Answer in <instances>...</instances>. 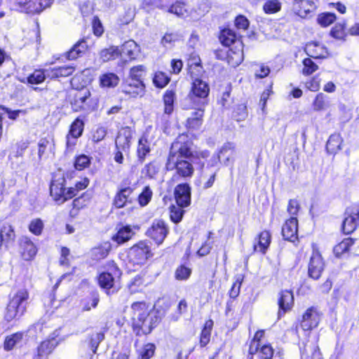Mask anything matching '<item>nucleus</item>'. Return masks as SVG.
<instances>
[{"mask_svg":"<svg viewBox=\"0 0 359 359\" xmlns=\"http://www.w3.org/2000/svg\"><path fill=\"white\" fill-rule=\"evenodd\" d=\"M56 344L53 340L44 341L38 347V357L39 359H46L55 348Z\"/></svg>","mask_w":359,"mask_h":359,"instance_id":"obj_34","label":"nucleus"},{"mask_svg":"<svg viewBox=\"0 0 359 359\" xmlns=\"http://www.w3.org/2000/svg\"><path fill=\"white\" fill-rule=\"evenodd\" d=\"M153 81L156 87L162 88L169 83L170 78L165 73L158 72L155 74Z\"/></svg>","mask_w":359,"mask_h":359,"instance_id":"obj_54","label":"nucleus"},{"mask_svg":"<svg viewBox=\"0 0 359 359\" xmlns=\"http://www.w3.org/2000/svg\"><path fill=\"white\" fill-rule=\"evenodd\" d=\"M151 256V248L147 241H140L129 250L130 259L135 264H142Z\"/></svg>","mask_w":359,"mask_h":359,"instance_id":"obj_6","label":"nucleus"},{"mask_svg":"<svg viewBox=\"0 0 359 359\" xmlns=\"http://www.w3.org/2000/svg\"><path fill=\"white\" fill-rule=\"evenodd\" d=\"M65 179L60 177L57 180H53L50 186V193L54 200L59 203H63L62 198L65 197Z\"/></svg>","mask_w":359,"mask_h":359,"instance_id":"obj_19","label":"nucleus"},{"mask_svg":"<svg viewBox=\"0 0 359 359\" xmlns=\"http://www.w3.org/2000/svg\"><path fill=\"white\" fill-rule=\"evenodd\" d=\"M273 355V349L270 345L262 346L258 353L259 359H271Z\"/></svg>","mask_w":359,"mask_h":359,"instance_id":"obj_61","label":"nucleus"},{"mask_svg":"<svg viewBox=\"0 0 359 359\" xmlns=\"http://www.w3.org/2000/svg\"><path fill=\"white\" fill-rule=\"evenodd\" d=\"M122 92L132 97H142L144 93V85L142 81L126 79L122 86Z\"/></svg>","mask_w":359,"mask_h":359,"instance_id":"obj_14","label":"nucleus"},{"mask_svg":"<svg viewBox=\"0 0 359 359\" xmlns=\"http://www.w3.org/2000/svg\"><path fill=\"white\" fill-rule=\"evenodd\" d=\"M120 50L121 55L123 54L127 56L129 59L132 60L135 58L138 51V47L134 41L130 40L125 42L122 45Z\"/></svg>","mask_w":359,"mask_h":359,"instance_id":"obj_32","label":"nucleus"},{"mask_svg":"<svg viewBox=\"0 0 359 359\" xmlns=\"http://www.w3.org/2000/svg\"><path fill=\"white\" fill-rule=\"evenodd\" d=\"M212 326L213 321L212 320L205 322L201 333L200 345L201 347L205 346L209 343Z\"/></svg>","mask_w":359,"mask_h":359,"instance_id":"obj_39","label":"nucleus"},{"mask_svg":"<svg viewBox=\"0 0 359 359\" xmlns=\"http://www.w3.org/2000/svg\"><path fill=\"white\" fill-rule=\"evenodd\" d=\"M304 69L303 74L304 75H310L318 69V65L310 58H305L303 60Z\"/></svg>","mask_w":359,"mask_h":359,"instance_id":"obj_58","label":"nucleus"},{"mask_svg":"<svg viewBox=\"0 0 359 359\" xmlns=\"http://www.w3.org/2000/svg\"><path fill=\"white\" fill-rule=\"evenodd\" d=\"M175 99V92L172 90H166L163 96V102L165 104L164 111L165 114H170L172 112Z\"/></svg>","mask_w":359,"mask_h":359,"instance_id":"obj_46","label":"nucleus"},{"mask_svg":"<svg viewBox=\"0 0 359 359\" xmlns=\"http://www.w3.org/2000/svg\"><path fill=\"white\" fill-rule=\"evenodd\" d=\"M204 107L196 106V107H191L195 109L196 111L191 113V116L187 120V126L189 129L198 130L203 124L204 116Z\"/></svg>","mask_w":359,"mask_h":359,"instance_id":"obj_20","label":"nucleus"},{"mask_svg":"<svg viewBox=\"0 0 359 359\" xmlns=\"http://www.w3.org/2000/svg\"><path fill=\"white\" fill-rule=\"evenodd\" d=\"M87 42L82 39L76 42L73 47L66 53V57L71 60L81 57L87 50Z\"/></svg>","mask_w":359,"mask_h":359,"instance_id":"obj_28","label":"nucleus"},{"mask_svg":"<svg viewBox=\"0 0 359 359\" xmlns=\"http://www.w3.org/2000/svg\"><path fill=\"white\" fill-rule=\"evenodd\" d=\"M271 243V235L269 231H264L259 235L257 244H254V251L260 252L262 254L266 252Z\"/></svg>","mask_w":359,"mask_h":359,"instance_id":"obj_31","label":"nucleus"},{"mask_svg":"<svg viewBox=\"0 0 359 359\" xmlns=\"http://www.w3.org/2000/svg\"><path fill=\"white\" fill-rule=\"evenodd\" d=\"M104 339V334L102 332H93L88 335V346L93 353H96L99 344Z\"/></svg>","mask_w":359,"mask_h":359,"instance_id":"obj_43","label":"nucleus"},{"mask_svg":"<svg viewBox=\"0 0 359 359\" xmlns=\"http://www.w3.org/2000/svg\"><path fill=\"white\" fill-rule=\"evenodd\" d=\"M359 221V203L346 208L342 223V231L345 234L352 233L357 227Z\"/></svg>","mask_w":359,"mask_h":359,"instance_id":"obj_7","label":"nucleus"},{"mask_svg":"<svg viewBox=\"0 0 359 359\" xmlns=\"http://www.w3.org/2000/svg\"><path fill=\"white\" fill-rule=\"evenodd\" d=\"M335 20L336 15L332 13H323L318 17V22L323 27L330 25Z\"/></svg>","mask_w":359,"mask_h":359,"instance_id":"obj_56","label":"nucleus"},{"mask_svg":"<svg viewBox=\"0 0 359 359\" xmlns=\"http://www.w3.org/2000/svg\"><path fill=\"white\" fill-rule=\"evenodd\" d=\"M235 153V147L233 143H225L220 149L217 158L220 162L224 165H229L233 161V157Z\"/></svg>","mask_w":359,"mask_h":359,"instance_id":"obj_22","label":"nucleus"},{"mask_svg":"<svg viewBox=\"0 0 359 359\" xmlns=\"http://www.w3.org/2000/svg\"><path fill=\"white\" fill-rule=\"evenodd\" d=\"M144 74V67L138 65L130 69V77L127 79H134L142 81L143 74Z\"/></svg>","mask_w":359,"mask_h":359,"instance_id":"obj_60","label":"nucleus"},{"mask_svg":"<svg viewBox=\"0 0 359 359\" xmlns=\"http://www.w3.org/2000/svg\"><path fill=\"white\" fill-rule=\"evenodd\" d=\"M184 210L182 208L172 206L170 208V219L175 223H178L182 220L183 217Z\"/></svg>","mask_w":359,"mask_h":359,"instance_id":"obj_62","label":"nucleus"},{"mask_svg":"<svg viewBox=\"0 0 359 359\" xmlns=\"http://www.w3.org/2000/svg\"><path fill=\"white\" fill-rule=\"evenodd\" d=\"M100 301V296L97 291H93L90 296L83 301V311H90L91 307L95 308Z\"/></svg>","mask_w":359,"mask_h":359,"instance_id":"obj_48","label":"nucleus"},{"mask_svg":"<svg viewBox=\"0 0 359 359\" xmlns=\"http://www.w3.org/2000/svg\"><path fill=\"white\" fill-rule=\"evenodd\" d=\"M168 233V228L165 223L161 219H155L151 227L147 230V234L157 245L161 244Z\"/></svg>","mask_w":359,"mask_h":359,"instance_id":"obj_10","label":"nucleus"},{"mask_svg":"<svg viewBox=\"0 0 359 359\" xmlns=\"http://www.w3.org/2000/svg\"><path fill=\"white\" fill-rule=\"evenodd\" d=\"M110 250V244L104 243V245L94 248L91 250V257L95 260H100L105 258Z\"/></svg>","mask_w":359,"mask_h":359,"instance_id":"obj_44","label":"nucleus"},{"mask_svg":"<svg viewBox=\"0 0 359 359\" xmlns=\"http://www.w3.org/2000/svg\"><path fill=\"white\" fill-rule=\"evenodd\" d=\"M133 310V326L138 328L137 334H149L155 326L152 319L149 318L146 304L144 302H135L132 305Z\"/></svg>","mask_w":359,"mask_h":359,"instance_id":"obj_3","label":"nucleus"},{"mask_svg":"<svg viewBox=\"0 0 359 359\" xmlns=\"http://www.w3.org/2000/svg\"><path fill=\"white\" fill-rule=\"evenodd\" d=\"M150 147L147 140L144 137H141L138 142L137 149V155L138 161L142 163L146 158V156L150 152Z\"/></svg>","mask_w":359,"mask_h":359,"instance_id":"obj_33","label":"nucleus"},{"mask_svg":"<svg viewBox=\"0 0 359 359\" xmlns=\"http://www.w3.org/2000/svg\"><path fill=\"white\" fill-rule=\"evenodd\" d=\"M15 233L13 226L8 224H4L0 229V243L7 245L15 240Z\"/></svg>","mask_w":359,"mask_h":359,"instance_id":"obj_30","label":"nucleus"},{"mask_svg":"<svg viewBox=\"0 0 359 359\" xmlns=\"http://www.w3.org/2000/svg\"><path fill=\"white\" fill-rule=\"evenodd\" d=\"M243 278L238 276L236 281L233 283L230 291L229 296L231 298L235 299L240 293V289L242 284Z\"/></svg>","mask_w":359,"mask_h":359,"instance_id":"obj_64","label":"nucleus"},{"mask_svg":"<svg viewBox=\"0 0 359 359\" xmlns=\"http://www.w3.org/2000/svg\"><path fill=\"white\" fill-rule=\"evenodd\" d=\"M170 13H174L178 17H182L187 13L186 5L181 1H177L175 4L170 6L168 10Z\"/></svg>","mask_w":359,"mask_h":359,"instance_id":"obj_52","label":"nucleus"},{"mask_svg":"<svg viewBox=\"0 0 359 359\" xmlns=\"http://www.w3.org/2000/svg\"><path fill=\"white\" fill-rule=\"evenodd\" d=\"M24 334L22 332H16L10 336L6 337L4 341V349L6 351H11L13 347L19 344Z\"/></svg>","mask_w":359,"mask_h":359,"instance_id":"obj_41","label":"nucleus"},{"mask_svg":"<svg viewBox=\"0 0 359 359\" xmlns=\"http://www.w3.org/2000/svg\"><path fill=\"white\" fill-rule=\"evenodd\" d=\"M282 235L285 240L294 242L297 238V219L292 217L287 220L282 228Z\"/></svg>","mask_w":359,"mask_h":359,"instance_id":"obj_18","label":"nucleus"},{"mask_svg":"<svg viewBox=\"0 0 359 359\" xmlns=\"http://www.w3.org/2000/svg\"><path fill=\"white\" fill-rule=\"evenodd\" d=\"M155 345L153 344H147L138 351L139 359H149L155 352Z\"/></svg>","mask_w":359,"mask_h":359,"instance_id":"obj_49","label":"nucleus"},{"mask_svg":"<svg viewBox=\"0 0 359 359\" xmlns=\"http://www.w3.org/2000/svg\"><path fill=\"white\" fill-rule=\"evenodd\" d=\"M153 192L149 186L144 187L142 193L138 196L139 204L144 207L147 205L151 199Z\"/></svg>","mask_w":359,"mask_h":359,"instance_id":"obj_53","label":"nucleus"},{"mask_svg":"<svg viewBox=\"0 0 359 359\" xmlns=\"http://www.w3.org/2000/svg\"><path fill=\"white\" fill-rule=\"evenodd\" d=\"M147 283L143 274H137L128 283L127 288L130 294H135L142 292Z\"/></svg>","mask_w":359,"mask_h":359,"instance_id":"obj_25","label":"nucleus"},{"mask_svg":"<svg viewBox=\"0 0 359 359\" xmlns=\"http://www.w3.org/2000/svg\"><path fill=\"white\" fill-rule=\"evenodd\" d=\"M191 274V269L184 264L179 266L175 272V277L179 280H187Z\"/></svg>","mask_w":359,"mask_h":359,"instance_id":"obj_51","label":"nucleus"},{"mask_svg":"<svg viewBox=\"0 0 359 359\" xmlns=\"http://www.w3.org/2000/svg\"><path fill=\"white\" fill-rule=\"evenodd\" d=\"M294 304L293 293L290 290H283L280 292L278 299L279 309L284 313L290 310Z\"/></svg>","mask_w":359,"mask_h":359,"instance_id":"obj_26","label":"nucleus"},{"mask_svg":"<svg viewBox=\"0 0 359 359\" xmlns=\"http://www.w3.org/2000/svg\"><path fill=\"white\" fill-rule=\"evenodd\" d=\"M321 315L315 306L306 310L300 322V327L304 331H309L316 327L320 320Z\"/></svg>","mask_w":359,"mask_h":359,"instance_id":"obj_9","label":"nucleus"},{"mask_svg":"<svg viewBox=\"0 0 359 359\" xmlns=\"http://www.w3.org/2000/svg\"><path fill=\"white\" fill-rule=\"evenodd\" d=\"M121 55V50L118 46H110L102 50L100 53V59L104 62L114 60Z\"/></svg>","mask_w":359,"mask_h":359,"instance_id":"obj_37","label":"nucleus"},{"mask_svg":"<svg viewBox=\"0 0 359 359\" xmlns=\"http://www.w3.org/2000/svg\"><path fill=\"white\" fill-rule=\"evenodd\" d=\"M74 111H90L93 109V102L90 97V93L88 89H83L76 93L74 101L72 103Z\"/></svg>","mask_w":359,"mask_h":359,"instance_id":"obj_11","label":"nucleus"},{"mask_svg":"<svg viewBox=\"0 0 359 359\" xmlns=\"http://www.w3.org/2000/svg\"><path fill=\"white\" fill-rule=\"evenodd\" d=\"M28 298L29 294L25 289H20L11 295L5 313V319L9 322L20 318L27 309Z\"/></svg>","mask_w":359,"mask_h":359,"instance_id":"obj_2","label":"nucleus"},{"mask_svg":"<svg viewBox=\"0 0 359 359\" xmlns=\"http://www.w3.org/2000/svg\"><path fill=\"white\" fill-rule=\"evenodd\" d=\"M306 1V0H287V3L294 14L302 16L303 14L306 15L307 13V11L303 6Z\"/></svg>","mask_w":359,"mask_h":359,"instance_id":"obj_45","label":"nucleus"},{"mask_svg":"<svg viewBox=\"0 0 359 359\" xmlns=\"http://www.w3.org/2000/svg\"><path fill=\"white\" fill-rule=\"evenodd\" d=\"M75 67L72 65H64L47 69L48 78L50 79L66 77L73 74Z\"/></svg>","mask_w":359,"mask_h":359,"instance_id":"obj_23","label":"nucleus"},{"mask_svg":"<svg viewBox=\"0 0 359 359\" xmlns=\"http://www.w3.org/2000/svg\"><path fill=\"white\" fill-rule=\"evenodd\" d=\"M133 132L130 128H123L120 130L116 138V149L124 151L125 154L129 152Z\"/></svg>","mask_w":359,"mask_h":359,"instance_id":"obj_15","label":"nucleus"},{"mask_svg":"<svg viewBox=\"0 0 359 359\" xmlns=\"http://www.w3.org/2000/svg\"><path fill=\"white\" fill-rule=\"evenodd\" d=\"M196 160L180 159L175 156L172 158H168L166 168L168 170H175L174 177H182L183 179L191 178L194 172L193 164Z\"/></svg>","mask_w":359,"mask_h":359,"instance_id":"obj_5","label":"nucleus"},{"mask_svg":"<svg viewBox=\"0 0 359 359\" xmlns=\"http://www.w3.org/2000/svg\"><path fill=\"white\" fill-rule=\"evenodd\" d=\"M20 251L25 260H30L36 255L37 248L34 243L27 236H22L19 240Z\"/></svg>","mask_w":359,"mask_h":359,"instance_id":"obj_16","label":"nucleus"},{"mask_svg":"<svg viewBox=\"0 0 359 359\" xmlns=\"http://www.w3.org/2000/svg\"><path fill=\"white\" fill-rule=\"evenodd\" d=\"M281 8V4L278 0L267 1L263 6V9L266 13H274L279 11Z\"/></svg>","mask_w":359,"mask_h":359,"instance_id":"obj_55","label":"nucleus"},{"mask_svg":"<svg viewBox=\"0 0 359 359\" xmlns=\"http://www.w3.org/2000/svg\"><path fill=\"white\" fill-rule=\"evenodd\" d=\"M299 348L302 359H323L318 346L313 343H306L303 348L300 346Z\"/></svg>","mask_w":359,"mask_h":359,"instance_id":"obj_24","label":"nucleus"},{"mask_svg":"<svg viewBox=\"0 0 359 359\" xmlns=\"http://www.w3.org/2000/svg\"><path fill=\"white\" fill-rule=\"evenodd\" d=\"M48 78L47 69H35L27 78V82L30 84H39Z\"/></svg>","mask_w":359,"mask_h":359,"instance_id":"obj_42","label":"nucleus"},{"mask_svg":"<svg viewBox=\"0 0 359 359\" xmlns=\"http://www.w3.org/2000/svg\"><path fill=\"white\" fill-rule=\"evenodd\" d=\"M209 92L210 88L207 82L201 79H193L191 90L182 102V108L189 109L196 106L204 107L207 104Z\"/></svg>","mask_w":359,"mask_h":359,"instance_id":"obj_1","label":"nucleus"},{"mask_svg":"<svg viewBox=\"0 0 359 359\" xmlns=\"http://www.w3.org/2000/svg\"><path fill=\"white\" fill-rule=\"evenodd\" d=\"M175 198L178 206L186 208L191 203V187L188 184H178L175 189Z\"/></svg>","mask_w":359,"mask_h":359,"instance_id":"obj_13","label":"nucleus"},{"mask_svg":"<svg viewBox=\"0 0 359 359\" xmlns=\"http://www.w3.org/2000/svg\"><path fill=\"white\" fill-rule=\"evenodd\" d=\"M53 0H15V3L27 13H39L49 7Z\"/></svg>","mask_w":359,"mask_h":359,"instance_id":"obj_8","label":"nucleus"},{"mask_svg":"<svg viewBox=\"0 0 359 359\" xmlns=\"http://www.w3.org/2000/svg\"><path fill=\"white\" fill-rule=\"evenodd\" d=\"M306 54L313 58H325L327 55V49L318 42H310L306 45Z\"/></svg>","mask_w":359,"mask_h":359,"instance_id":"obj_21","label":"nucleus"},{"mask_svg":"<svg viewBox=\"0 0 359 359\" xmlns=\"http://www.w3.org/2000/svg\"><path fill=\"white\" fill-rule=\"evenodd\" d=\"M236 39L235 32L231 29H224L221 31L219 40L224 46H230L236 41Z\"/></svg>","mask_w":359,"mask_h":359,"instance_id":"obj_40","label":"nucleus"},{"mask_svg":"<svg viewBox=\"0 0 359 359\" xmlns=\"http://www.w3.org/2000/svg\"><path fill=\"white\" fill-rule=\"evenodd\" d=\"M177 157L180 159L196 160L193 151V143L184 135H179L172 144L168 158Z\"/></svg>","mask_w":359,"mask_h":359,"instance_id":"obj_4","label":"nucleus"},{"mask_svg":"<svg viewBox=\"0 0 359 359\" xmlns=\"http://www.w3.org/2000/svg\"><path fill=\"white\" fill-rule=\"evenodd\" d=\"M353 244V241L351 238L344 239L341 243L337 244L334 248V253L337 257L341 256L344 253L346 252L349 248Z\"/></svg>","mask_w":359,"mask_h":359,"instance_id":"obj_47","label":"nucleus"},{"mask_svg":"<svg viewBox=\"0 0 359 359\" xmlns=\"http://www.w3.org/2000/svg\"><path fill=\"white\" fill-rule=\"evenodd\" d=\"M313 109L316 111L325 110L330 105L329 98L323 93H318L313 102Z\"/></svg>","mask_w":359,"mask_h":359,"instance_id":"obj_35","label":"nucleus"},{"mask_svg":"<svg viewBox=\"0 0 359 359\" xmlns=\"http://www.w3.org/2000/svg\"><path fill=\"white\" fill-rule=\"evenodd\" d=\"M323 269L324 262L319 252L313 250L309 264L308 273L309 277L315 280L318 279Z\"/></svg>","mask_w":359,"mask_h":359,"instance_id":"obj_12","label":"nucleus"},{"mask_svg":"<svg viewBox=\"0 0 359 359\" xmlns=\"http://www.w3.org/2000/svg\"><path fill=\"white\" fill-rule=\"evenodd\" d=\"M84 123L81 119L77 118L72 123L69 134L74 137H79L81 135L83 130Z\"/></svg>","mask_w":359,"mask_h":359,"instance_id":"obj_50","label":"nucleus"},{"mask_svg":"<svg viewBox=\"0 0 359 359\" xmlns=\"http://www.w3.org/2000/svg\"><path fill=\"white\" fill-rule=\"evenodd\" d=\"M100 82L102 87L114 88L118 84L119 78L116 74L109 72L100 76Z\"/></svg>","mask_w":359,"mask_h":359,"instance_id":"obj_36","label":"nucleus"},{"mask_svg":"<svg viewBox=\"0 0 359 359\" xmlns=\"http://www.w3.org/2000/svg\"><path fill=\"white\" fill-rule=\"evenodd\" d=\"M134 235L135 231L133 228L129 225H126L120 228L117 233L112 237V239L118 244H123L131 239Z\"/></svg>","mask_w":359,"mask_h":359,"instance_id":"obj_27","label":"nucleus"},{"mask_svg":"<svg viewBox=\"0 0 359 359\" xmlns=\"http://www.w3.org/2000/svg\"><path fill=\"white\" fill-rule=\"evenodd\" d=\"M159 166L154 162H151L145 165L142 172L150 178H153L158 172Z\"/></svg>","mask_w":359,"mask_h":359,"instance_id":"obj_63","label":"nucleus"},{"mask_svg":"<svg viewBox=\"0 0 359 359\" xmlns=\"http://www.w3.org/2000/svg\"><path fill=\"white\" fill-rule=\"evenodd\" d=\"M133 192V189L130 187L120 189L113 199V205L116 208H122L127 204L131 203Z\"/></svg>","mask_w":359,"mask_h":359,"instance_id":"obj_17","label":"nucleus"},{"mask_svg":"<svg viewBox=\"0 0 359 359\" xmlns=\"http://www.w3.org/2000/svg\"><path fill=\"white\" fill-rule=\"evenodd\" d=\"M43 229V223L40 219H33L29 225V231L36 236L40 235Z\"/></svg>","mask_w":359,"mask_h":359,"instance_id":"obj_59","label":"nucleus"},{"mask_svg":"<svg viewBox=\"0 0 359 359\" xmlns=\"http://www.w3.org/2000/svg\"><path fill=\"white\" fill-rule=\"evenodd\" d=\"M341 139L337 134L330 136L327 144L326 149L330 154H335L341 149Z\"/></svg>","mask_w":359,"mask_h":359,"instance_id":"obj_38","label":"nucleus"},{"mask_svg":"<svg viewBox=\"0 0 359 359\" xmlns=\"http://www.w3.org/2000/svg\"><path fill=\"white\" fill-rule=\"evenodd\" d=\"M90 163V158L84 154L79 156L74 162V167L76 170H82L88 167Z\"/></svg>","mask_w":359,"mask_h":359,"instance_id":"obj_57","label":"nucleus"},{"mask_svg":"<svg viewBox=\"0 0 359 359\" xmlns=\"http://www.w3.org/2000/svg\"><path fill=\"white\" fill-rule=\"evenodd\" d=\"M115 278L112 276V273L109 272H102L98 276V283L100 286L106 290L108 295L114 292V290L110 292V289L113 288Z\"/></svg>","mask_w":359,"mask_h":359,"instance_id":"obj_29","label":"nucleus"}]
</instances>
